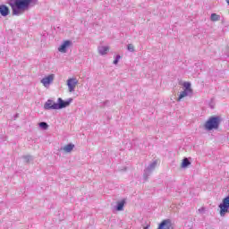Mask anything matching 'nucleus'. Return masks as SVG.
Instances as JSON below:
<instances>
[{
  "instance_id": "1",
  "label": "nucleus",
  "mask_w": 229,
  "mask_h": 229,
  "mask_svg": "<svg viewBox=\"0 0 229 229\" xmlns=\"http://www.w3.org/2000/svg\"><path fill=\"white\" fill-rule=\"evenodd\" d=\"M9 6L12 8L13 15H22L33 6L38 4V0H9Z\"/></svg>"
},
{
  "instance_id": "2",
  "label": "nucleus",
  "mask_w": 229,
  "mask_h": 229,
  "mask_svg": "<svg viewBox=\"0 0 229 229\" xmlns=\"http://www.w3.org/2000/svg\"><path fill=\"white\" fill-rule=\"evenodd\" d=\"M72 103V98H70L66 101H64L62 98H59L57 99V103H55L53 100L48 99L45 105L44 109L45 110H62V108H67L69 105Z\"/></svg>"
},
{
  "instance_id": "3",
  "label": "nucleus",
  "mask_w": 229,
  "mask_h": 229,
  "mask_svg": "<svg viewBox=\"0 0 229 229\" xmlns=\"http://www.w3.org/2000/svg\"><path fill=\"white\" fill-rule=\"evenodd\" d=\"M221 125V116H210L204 124L205 130L211 131V130H219Z\"/></svg>"
},
{
  "instance_id": "4",
  "label": "nucleus",
  "mask_w": 229,
  "mask_h": 229,
  "mask_svg": "<svg viewBox=\"0 0 229 229\" xmlns=\"http://www.w3.org/2000/svg\"><path fill=\"white\" fill-rule=\"evenodd\" d=\"M157 167V161H154L150 163L148 167L144 169L143 172V180L144 182H148L149 177L151 176L152 173L155 171V168Z\"/></svg>"
},
{
  "instance_id": "5",
  "label": "nucleus",
  "mask_w": 229,
  "mask_h": 229,
  "mask_svg": "<svg viewBox=\"0 0 229 229\" xmlns=\"http://www.w3.org/2000/svg\"><path fill=\"white\" fill-rule=\"evenodd\" d=\"M72 46V41L65 40L62 43V45L58 47L59 53H67V48Z\"/></svg>"
},
{
  "instance_id": "6",
  "label": "nucleus",
  "mask_w": 229,
  "mask_h": 229,
  "mask_svg": "<svg viewBox=\"0 0 229 229\" xmlns=\"http://www.w3.org/2000/svg\"><path fill=\"white\" fill-rule=\"evenodd\" d=\"M76 85H78V80H76L75 78L69 79L67 81L69 92H74V89H76Z\"/></svg>"
},
{
  "instance_id": "7",
  "label": "nucleus",
  "mask_w": 229,
  "mask_h": 229,
  "mask_svg": "<svg viewBox=\"0 0 229 229\" xmlns=\"http://www.w3.org/2000/svg\"><path fill=\"white\" fill-rule=\"evenodd\" d=\"M157 229H173L171 219L163 220Z\"/></svg>"
},
{
  "instance_id": "8",
  "label": "nucleus",
  "mask_w": 229,
  "mask_h": 229,
  "mask_svg": "<svg viewBox=\"0 0 229 229\" xmlns=\"http://www.w3.org/2000/svg\"><path fill=\"white\" fill-rule=\"evenodd\" d=\"M53 80H55V75H48L41 80V83L44 87H47V85H51L53 83Z\"/></svg>"
},
{
  "instance_id": "9",
  "label": "nucleus",
  "mask_w": 229,
  "mask_h": 229,
  "mask_svg": "<svg viewBox=\"0 0 229 229\" xmlns=\"http://www.w3.org/2000/svg\"><path fill=\"white\" fill-rule=\"evenodd\" d=\"M0 14L2 17H7V15H10V8L5 4L0 5Z\"/></svg>"
},
{
  "instance_id": "10",
  "label": "nucleus",
  "mask_w": 229,
  "mask_h": 229,
  "mask_svg": "<svg viewBox=\"0 0 229 229\" xmlns=\"http://www.w3.org/2000/svg\"><path fill=\"white\" fill-rule=\"evenodd\" d=\"M125 204H126V200L125 199H122L121 201H118L117 204H116V210L118 212H121L122 210H123Z\"/></svg>"
},
{
  "instance_id": "11",
  "label": "nucleus",
  "mask_w": 229,
  "mask_h": 229,
  "mask_svg": "<svg viewBox=\"0 0 229 229\" xmlns=\"http://www.w3.org/2000/svg\"><path fill=\"white\" fill-rule=\"evenodd\" d=\"M189 94H192V92L189 91L187 89H184L182 92L180 93L177 101H182V99H183V98H187V96H189Z\"/></svg>"
},
{
  "instance_id": "12",
  "label": "nucleus",
  "mask_w": 229,
  "mask_h": 229,
  "mask_svg": "<svg viewBox=\"0 0 229 229\" xmlns=\"http://www.w3.org/2000/svg\"><path fill=\"white\" fill-rule=\"evenodd\" d=\"M74 149V144L69 143L63 148L64 153H71Z\"/></svg>"
},
{
  "instance_id": "13",
  "label": "nucleus",
  "mask_w": 229,
  "mask_h": 229,
  "mask_svg": "<svg viewBox=\"0 0 229 229\" xmlns=\"http://www.w3.org/2000/svg\"><path fill=\"white\" fill-rule=\"evenodd\" d=\"M108 49H110L108 47H98V53L103 56L108 53Z\"/></svg>"
},
{
  "instance_id": "14",
  "label": "nucleus",
  "mask_w": 229,
  "mask_h": 229,
  "mask_svg": "<svg viewBox=\"0 0 229 229\" xmlns=\"http://www.w3.org/2000/svg\"><path fill=\"white\" fill-rule=\"evenodd\" d=\"M210 19L213 22H216L221 19V16L217 13H212Z\"/></svg>"
},
{
  "instance_id": "15",
  "label": "nucleus",
  "mask_w": 229,
  "mask_h": 229,
  "mask_svg": "<svg viewBox=\"0 0 229 229\" xmlns=\"http://www.w3.org/2000/svg\"><path fill=\"white\" fill-rule=\"evenodd\" d=\"M189 165H191V161H189V159L187 157H185L182 160V167H189Z\"/></svg>"
},
{
  "instance_id": "16",
  "label": "nucleus",
  "mask_w": 229,
  "mask_h": 229,
  "mask_svg": "<svg viewBox=\"0 0 229 229\" xmlns=\"http://www.w3.org/2000/svg\"><path fill=\"white\" fill-rule=\"evenodd\" d=\"M183 87L185 88V90L192 92V89H191V82H184Z\"/></svg>"
},
{
  "instance_id": "17",
  "label": "nucleus",
  "mask_w": 229,
  "mask_h": 229,
  "mask_svg": "<svg viewBox=\"0 0 229 229\" xmlns=\"http://www.w3.org/2000/svg\"><path fill=\"white\" fill-rule=\"evenodd\" d=\"M49 125H47V123L46 122H41L39 123V128H42V130H47Z\"/></svg>"
},
{
  "instance_id": "18",
  "label": "nucleus",
  "mask_w": 229,
  "mask_h": 229,
  "mask_svg": "<svg viewBox=\"0 0 229 229\" xmlns=\"http://www.w3.org/2000/svg\"><path fill=\"white\" fill-rule=\"evenodd\" d=\"M127 49L128 51H130V53H133L135 51V47L133 46V44H129L127 46Z\"/></svg>"
},
{
  "instance_id": "19",
  "label": "nucleus",
  "mask_w": 229,
  "mask_h": 229,
  "mask_svg": "<svg viewBox=\"0 0 229 229\" xmlns=\"http://www.w3.org/2000/svg\"><path fill=\"white\" fill-rule=\"evenodd\" d=\"M119 60H121V55H117L115 56V59L114 60L113 64H114V65H117V64H119Z\"/></svg>"
},
{
  "instance_id": "20",
  "label": "nucleus",
  "mask_w": 229,
  "mask_h": 229,
  "mask_svg": "<svg viewBox=\"0 0 229 229\" xmlns=\"http://www.w3.org/2000/svg\"><path fill=\"white\" fill-rule=\"evenodd\" d=\"M22 158L25 159V162H30L31 160V156H23Z\"/></svg>"
},
{
  "instance_id": "21",
  "label": "nucleus",
  "mask_w": 229,
  "mask_h": 229,
  "mask_svg": "<svg viewBox=\"0 0 229 229\" xmlns=\"http://www.w3.org/2000/svg\"><path fill=\"white\" fill-rule=\"evenodd\" d=\"M205 211V208H199V212L201 214L202 212H204Z\"/></svg>"
},
{
  "instance_id": "22",
  "label": "nucleus",
  "mask_w": 229,
  "mask_h": 229,
  "mask_svg": "<svg viewBox=\"0 0 229 229\" xmlns=\"http://www.w3.org/2000/svg\"><path fill=\"white\" fill-rule=\"evenodd\" d=\"M225 1H226L227 4H229V0H225Z\"/></svg>"
}]
</instances>
